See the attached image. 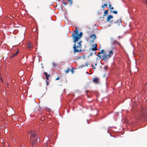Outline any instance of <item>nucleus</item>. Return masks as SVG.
Segmentation results:
<instances>
[{"instance_id": "dca6fc26", "label": "nucleus", "mask_w": 147, "mask_h": 147, "mask_svg": "<svg viewBox=\"0 0 147 147\" xmlns=\"http://www.w3.org/2000/svg\"><path fill=\"white\" fill-rule=\"evenodd\" d=\"M109 7L111 9H113V7H112V6L110 3L109 4Z\"/></svg>"}, {"instance_id": "a211bd4d", "label": "nucleus", "mask_w": 147, "mask_h": 147, "mask_svg": "<svg viewBox=\"0 0 147 147\" xmlns=\"http://www.w3.org/2000/svg\"><path fill=\"white\" fill-rule=\"evenodd\" d=\"M36 30H37V27H35L32 30L33 32H35L36 31Z\"/></svg>"}, {"instance_id": "39448f33", "label": "nucleus", "mask_w": 147, "mask_h": 147, "mask_svg": "<svg viewBox=\"0 0 147 147\" xmlns=\"http://www.w3.org/2000/svg\"><path fill=\"white\" fill-rule=\"evenodd\" d=\"M110 23L112 24H115L116 26H119L122 24V21L120 20H117L116 21L113 22L112 20L110 21Z\"/></svg>"}, {"instance_id": "aec40b11", "label": "nucleus", "mask_w": 147, "mask_h": 147, "mask_svg": "<svg viewBox=\"0 0 147 147\" xmlns=\"http://www.w3.org/2000/svg\"><path fill=\"white\" fill-rule=\"evenodd\" d=\"M52 65L54 67H55L57 65L55 63H53L52 64Z\"/></svg>"}, {"instance_id": "a878e982", "label": "nucleus", "mask_w": 147, "mask_h": 147, "mask_svg": "<svg viewBox=\"0 0 147 147\" xmlns=\"http://www.w3.org/2000/svg\"><path fill=\"white\" fill-rule=\"evenodd\" d=\"M91 66H92V68H93V69H96V67H94V66L93 65V64L91 65Z\"/></svg>"}, {"instance_id": "bb28decb", "label": "nucleus", "mask_w": 147, "mask_h": 147, "mask_svg": "<svg viewBox=\"0 0 147 147\" xmlns=\"http://www.w3.org/2000/svg\"><path fill=\"white\" fill-rule=\"evenodd\" d=\"M100 54H98L97 55H96L98 57H99L100 58H101L102 57H101V55H99Z\"/></svg>"}, {"instance_id": "6e6552de", "label": "nucleus", "mask_w": 147, "mask_h": 147, "mask_svg": "<svg viewBox=\"0 0 147 147\" xmlns=\"http://www.w3.org/2000/svg\"><path fill=\"white\" fill-rule=\"evenodd\" d=\"M44 74L45 75L46 79L47 80L46 83L47 84V85L48 84L49 82H48V80L49 79V77L50 76V75L49 74H48L47 72H45L44 73Z\"/></svg>"}, {"instance_id": "f8f14e48", "label": "nucleus", "mask_w": 147, "mask_h": 147, "mask_svg": "<svg viewBox=\"0 0 147 147\" xmlns=\"http://www.w3.org/2000/svg\"><path fill=\"white\" fill-rule=\"evenodd\" d=\"M27 46L28 47L29 49H30L32 48V47L31 46V44L30 42H28L27 45Z\"/></svg>"}, {"instance_id": "ddd939ff", "label": "nucleus", "mask_w": 147, "mask_h": 147, "mask_svg": "<svg viewBox=\"0 0 147 147\" xmlns=\"http://www.w3.org/2000/svg\"><path fill=\"white\" fill-rule=\"evenodd\" d=\"M70 71V68H67V69L65 71V72L66 74L68 73L69 71Z\"/></svg>"}, {"instance_id": "f3484780", "label": "nucleus", "mask_w": 147, "mask_h": 147, "mask_svg": "<svg viewBox=\"0 0 147 147\" xmlns=\"http://www.w3.org/2000/svg\"><path fill=\"white\" fill-rule=\"evenodd\" d=\"M107 3L106 2L105 4H104L103 5H102L101 6V7L102 8H104V6L107 7Z\"/></svg>"}, {"instance_id": "2f4dec72", "label": "nucleus", "mask_w": 147, "mask_h": 147, "mask_svg": "<svg viewBox=\"0 0 147 147\" xmlns=\"http://www.w3.org/2000/svg\"><path fill=\"white\" fill-rule=\"evenodd\" d=\"M34 103H36V101H35V100H34Z\"/></svg>"}, {"instance_id": "b1692460", "label": "nucleus", "mask_w": 147, "mask_h": 147, "mask_svg": "<svg viewBox=\"0 0 147 147\" xmlns=\"http://www.w3.org/2000/svg\"><path fill=\"white\" fill-rule=\"evenodd\" d=\"M104 69L105 70H107L108 68V67L107 66H105L104 67Z\"/></svg>"}, {"instance_id": "7ed1b4c3", "label": "nucleus", "mask_w": 147, "mask_h": 147, "mask_svg": "<svg viewBox=\"0 0 147 147\" xmlns=\"http://www.w3.org/2000/svg\"><path fill=\"white\" fill-rule=\"evenodd\" d=\"M30 139L32 141V147H36V141L37 139H36V134L35 132H31L30 137Z\"/></svg>"}, {"instance_id": "4468645a", "label": "nucleus", "mask_w": 147, "mask_h": 147, "mask_svg": "<svg viewBox=\"0 0 147 147\" xmlns=\"http://www.w3.org/2000/svg\"><path fill=\"white\" fill-rule=\"evenodd\" d=\"M109 10L108 9L105 11L104 12L105 14L104 15V16H106V15L108 13Z\"/></svg>"}, {"instance_id": "c85d7f7f", "label": "nucleus", "mask_w": 147, "mask_h": 147, "mask_svg": "<svg viewBox=\"0 0 147 147\" xmlns=\"http://www.w3.org/2000/svg\"><path fill=\"white\" fill-rule=\"evenodd\" d=\"M18 53H19V51H18V50L17 51L16 53H15V54L16 55Z\"/></svg>"}, {"instance_id": "c756f323", "label": "nucleus", "mask_w": 147, "mask_h": 147, "mask_svg": "<svg viewBox=\"0 0 147 147\" xmlns=\"http://www.w3.org/2000/svg\"><path fill=\"white\" fill-rule=\"evenodd\" d=\"M59 79V77H58L56 79H55V80H58Z\"/></svg>"}, {"instance_id": "1a4fd4ad", "label": "nucleus", "mask_w": 147, "mask_h": 147, "mask_svg": "<svg viewBox=\"0 0 147 147\" xmlns=\"http://www.w3.org/2000/svg\"><path fill=\"white\" fill-rule=\"evenodd\" d=\"M92 39V40L91 41V42L93 43L94 42V40L96 38V36L95 34H93L91 35L90 37Z\"/></svg>"}, {"instance_id": "473e14b6", "label": "nucleus", "mask_w": 147, "mask_h": 147, "mask_svg": "<svg viewBox=\"0 0 147 147\" xmlns=\"http://www.w3.org/2000/svg\"><path fill=\"white\" fill-rule=\"evenodd\" d=\"M64 3V4L65 5H66V4L65 3Z\"/></svg>"}, {"instance_id": "72a5a7b5", "label": "nucleus", "mask_w": 147, "mask_h": 147, "mask_svg": "<svg viewBox=\"0 0 147 147\" xmlns=\"http://www.w3.org/2000/svg\"><path fill=\"white\" fill-rule=\"evenodd\" d=\"M146 85L147 86V83L146 84Z\"/></svg>"}, {"instance_id": "4be33fe9", "label": "nucleus", "mask_w": 147, "mask_h": 147, "mask_svg": "<svg viewBox=\"0 0 147 147\" xmlns=\"http://www.w3.org/2000/svg\"><path fill=\"white\" fill-rule=\"evenodd\" d=\"M16 54H15V53H13L12 55H11L10 56V57L11 58H12L13 57H14L15 56H16Z\"/></svg>"}, {"instance_id": "9b49d317", "label": "nucleus", "mask_w": 147, "mask_h": 147, "mask_svg": "<svg viewBox=\"0 0 147 147\" xmlns=\"http://www.w3.org/2000/svg\"><path fill=\"white\" fill-rule=\"evenodd\" d=\"M113 17L112 15H109L107 17V22H109L110 21V19L113 18Z\"/></svg>"}, {"instance_id": "5701e85b", "label": "nucleus", "mask_w": 147, "mask_h": 147, "mask_svg": "<svg viewBox=\"0 0 147 147\" xmlns=\"http://www.w3.org/2000/svg\"><path fill=\"white\" fill-rule=\"evenodd\" d=\"M112 12L113 13H114L115 14H117V11H112Z\"/></svg>"}, {"instance_id": "9d476101", "label": "nucleus", "mask_w": 147, "mask_h": 147, "mask_svg": "<svg viewBox=\"0 0 147 147\" xmlns=\"http://www.w3.org/2000/svg\"><path fill=\"white\" fill-rule=\"evenodd\" d=\"M93 81L95 84H98L99 82V79L98 78H95L93 79Z\"/></svg>"}, {"instance_id": "412c9836", "label": "nucleus", "mask_w": 147, "mask_h": 147, "mask_svg": "<svg viewBox=\"0 0 147 147\" xmlns=\"http://www.w3.org/2000/svg\"><path fill=\"white\" fill-rule=\"evenodd\" d=\"M75 69L74 68H72L71 70V71L72 74H74V70Z\"/></svg>"}, {"instance_id": "0eeeda50", "label": "nucleus", "mask_w": 147, "mask_h": 147, "mask_svg": "<svg viewBox=\"0 0 147 147\" xmlns=\"http://www.w3.org/2000/svg\"><path fill=\"white\" fill-rule=\"evenodd\" d=\"M91 50L92 51H96L97 50V45L96 44H95L92 46V48L91 49L90 48L89 50V51L90 50Z\"/></svg>"}, {"instance_id": "cd10ccee", "label": "nucleus", "mask_w": 147, "mask_h": 147, "mask_svg": "<svg viewBox=\"0 0 147 147\" xmlns=\"http://www.w3.org/2000/svg\"><path fill=\"white\" fill-rule=\"evenodd\" d=\"M90 65V64H88V63H86V65H83V67H85V66H88V65Z\"/></svg>"}, {"instance_id": "423d86ee", "label": "nucleus", "mask_w": 147, "mask_h": 147, "mask_svg": "<svg viewBox=\"0 0 147 147\" xmlns=\"http://www.w3.org/2000/svg\"><path fill=\"white\" fill-rule=\"evenodd\" d=\"M111 43H112L113 44L117 45H120V42H119L115 40L113 38H111Z\"/></svg>"}, {"instance_id": "6ab92c4d", "label": "nucleus", "mask_w": 147, "mask_h": 147, "mask_svg": "<svg viewBox=\"0 0 147 147\" xmlns=\"http://www.w3.org/2000/svg\"><path fill=\"white\" fill-rule=\"evenodd\" d=\"M104 51L103 50H102L100 51V52H98V54H103Z\"/></svg>"}, {"instance_id": "393cba45", "label": "nucleus", "mask_w": 147, "mask_h": 147, "mask_svg": "<svg viewBox=\"0 0 147 147\" xmlns=\"http://www.w3.org/2000/svg\"><path fill=\"white\" fill-rule=\"evenodd\" d=\"M69 2L70 4H71L72 3V0H67Z\"/></svg>"}, {"instance_id": "f03ea898", "label": "nucleus", "mask_w": 147, "mask_h": 147, "mask_svg": "<svg viewBox=\"0 0 147 147\" xmlns=\"http://www.w3.org/2000/svg\"><path fill=\"white\" fill-rule=\"evenodd\" d=\"M81 41H80L77 44H75L73 47L74 51L75 53H78L82 51V45L81 43L82 42Z\"/></svg>"}, {"instance_id": "2eb2a0df", "label": "nucleus", "mask_w": 147, "mask_h": 147, "mask_svg": "<svg viewBox=\"0 0 147 147\" xmlns=\"http://www.w3.org/2000/svg\"><path fill=\"white\" fill-rule=\"evenodd\" d=\"M93 54V51H92L90 53V54L89 55L87 56V57L88 58H89L90 56H92V55Z\"/></svg>"}, {"instance_id": "f257e3e1", "label": "nucleus", "mask_w": 147, "mask_h": 147, "mask_svg": "<svg viewBox=\"0 0 147 147\" xmlns=\"http://www.w3.org/2000/svg\"><path fill=\"white\" fill-rule=\"evenodd\" d=\"M75 33H72V37L74 39V42L76 43V42L80 40L82 37L83 33L80 32L79 34H78V32L77 30H75L74 31Z\"/></svg>"}, {"instance_id": "7c9ffc66", "label": "nucleus", "mask_w": 147, "mask_h": 147, "mask_svg": "<svg viewBox=\"0 0 147 147\" xmlns=\"http://www.w3.org/2000/svg\"><path fill=\"white\" fill-rule=\"evenodd\" d=\"M97 65V64L96 63H95V64H94V65L95 66H96Z\"/></svg>"}, {"instance_id": "20e7f679", "label": "nucleus", "mask_w": 147, "mask_h": 147, "mask_svg": "<svg viewBox=\"0 0 147 147\" xmlns=\"http://www.w3.org/2000/svg\"><path fill=\"white\" fill-rule=\"evenodd\" d=\"M113 53L112 51H110L108 54H107L105 53H103L102 56V57L101 58L102 59L105 60H108L111 57L112 55H113Z\"/></svg>"}]
</instances>
